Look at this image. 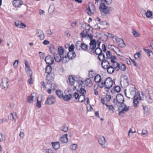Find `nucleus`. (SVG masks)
Instances as JSON below:
<instances>
[{
  "mask_svg": "<svg viewBox=\"0 0 153 153\" xmlns=\"http://www.w3.org/2000/svg\"><path fill=\"white\" fill-rule=\"evenodd\" d=\"M77 82L78 85L77 86L74 87V90H76L77 91H79L81 94L78 97V101L79 102H82L85 100V96L83 95L86 93V90L84 88V86L82 85H83V82L80 80H78Z\"/></svg>",
  "mask_w": 153,
  "mask_h": 153,
  "instance_id": "nucleus-1",
  "label": "nucleus"
},
{
  "mask_svg": "<svg viewBox=\"0 0 153 153\" xmlns=\"http://www.w3.org/2000/svg\"><path fill=\"white\" fill-rule=\"evenodd\" d=\"M128 90L127 92L125 90V94L126 96L128 98L132 99L135 97L137 90L135 86H129L128 88Z\"/></svg>",
  "mask_w": 153,
  "mask_h": 153,
  "instance_id": "nucleus-2",
  "label": "nucleus"
},
{
  "mask_svg": "<svg viewBox=\"0 0 153 153\" xmlns=\"http://www.w3.org/2000/svg\"><path fill=\"white\" fill-rule=\"evenodd\" d=\"M114 82H113L112 79L110 78H107L104 82H102L100 85L99 86L100 88H103L104 87V89L105 91H107L111 87Z\"/></svg>",
  "mask_w": 153,
  "mask_h": 153,
  "instance_id": "nucleus-3",
  "label": "nucleus"
},
{
  "mask_svg": "<svg viewBox=\"0 0 153 153\" xmlns=\"http://www.w3.org/2000/svg\"><path fill=\"white\" fill-rule=\"evenodd\" d=\"M121 106H120L118 109L119 114L120 116H123L125 112H127L129 109V106H127L125 104H122Z\"/></svg>",
  "mask_w": 153,
  "mask_h": 153,
  "instance_id": "nucleus-4",
  "label": "nucleus"
},
{
  "mask_svg": "<svg viewBox=\"0 0 153 153\" xmlns=\"http://www.w3.org/2000/svg\"><path fill=\"white\" fill-rule=\"evenodd\" d=\"M99 9L102 16H105L108 14L109 9L104 3H102L100 4Z\"/></svg>",
  "mask_w": 153,
  "mask_h": 153,
  "instance_id": "nucleus-5",
  "label": "nucleus"
},
{
  "mask_svg": "<svg viewBox=\"0 0 153 153\" xmlns=\"http://www.w3.org/2000/svg\"><path fill=\"white\" fill-rule=\"evenodd\" d=\"M82 27L84 28L85 30H83L81 33H80L81 36L82 37L86 38L88 34L87 31H89L91 29V30H92V28H91L89 25L87 23L83 24L82 26Z\"/></svg>",
  "mask_w": 153,
  "mask_h": 153,
  "instance_id": "nucleus-6",
  "label": "nucleus"
},
{
  "mask_svg": "<svg viewBox=\"0 0 153 153\" xmlns=\"http://www.w3.org/2000/svg\"><path fill=\"white\" fill-rule=\"evenodd\" d=\"M52 71L51 67L50 65H47L45 68V73L47 74L46 76L47 79L49 81H51L53 80V78L51 75L52 73H51Z\"/></svg>",
  "mask_w": 153,
  "mask_h": 153,
  "instance_id": "nucleus-7",
  "label": "nucleus"
},
{
  "mask_svg": "<svg viewBox=\"0 0 153 153\" xmlns=\"http://www.w3.org/2000/svg\"><path fill=\"white\" fill-rule=\"evenodd\" d=\"M120 83L121 86L124 88L128 85L129 82L128 77L125 75H122L120 78Z\"/></svg>",
  "mask_w": 153,
  "mask_h": 153,
  "instance_id": "nucleus-8",
  "label": "nucleus"
},
{
  "mask_svg": "<svg viewBox=\"0 0 153 153\" xmlns=\"http://www.w3.org/2000/svg\"><path fill=\"white\" fill-rule=\"evenodd\" d=\"M74 49V46L72 44L68 48L69 52L67 53V56L69 58L71 59H73L76 56L75 52L73 51Z\"/></svg>",
  "mask_w": 153,
  "mask_h": 153,
  "instance_id": "nucleus-9",
  "label": "nucleus"
},
{
  "mask_svg": "<svg viewBox=\"0 0 153 153\" xmlns=\"http://www.w3.org/2000/svg\"><path fill=\"white\" fill-rule=\"evenodd\" d=\"M79 96V94L76 92H75L73 95L69 94L68 95H63L62 98L63 100L66 101H69L72 98L74 97L75 99L78 98Z\"/></svg>",
  "mask_w": 153,
  "mask_h": 153,
  "instance_id": "nucleus-10",
  "label": "nucleus"
},
{
  "mask_svg": "<svg viewBox=\"0 0 153 153\" xmlns=\"http://www.w3.org/2000/svg\"><path fill=\"white\" fill-rule=\"evenodd\" d=\"M76 47L77 49H79L80 48H81L83 50L85 51L87 50L88 46L84 43H82L80 41H79L76 42Z\"/></svg>",
  "mask_w": 153,
  "mask_h": 153,
  "instance_id": "nucleus-11",
  "label": "nucleus"
},
{
  "mask_svg": "<svg viewBox=\"0 0 153 153\" xmlns=\"http://www.w3.org/2000/svg\"><path fill=\"white\" fill-rule=\"evenodd\" d=\"M95 11V6L91 3H88V7L86 9V12L89 15L94 13Z\"/></svg>",
  "mask_w": 153,
  "mask_h": 153,
  "instance_id": "nucleus-12",
  "label": "nucleus"
},
{
  "mask_svg": "<svg viewBox=\"0 0 153 153\" xmlns=\"http://www.w3.org/2000/svg\"><path fill=\"white\" fill-rule=\"evenodd\" d=\"M8 79L6 77H4L2 79L1 86L4 90H6L8 87Z\"/></svg>",
  "mask_w": 153,
  "mask_h": 153,
  "instance_id": "nucleus-13",
  "label": "nucleus"
},
{
  "mask_svg": "<svg viewBox=\"0 0 153 153\" xmlns=\"http://www.w3.org/2000/svg\"><path fill=\"white\" fill-rule=\"evenodd\" d=\"M55 98L52 95H50L48 97L47 99L45 101V104L51 105L55 102Z\"/></svg>",
  "mask_w": 153,
  "mask_h": 153,
  "instance_id": "nucleus-14",
  "label": "nucleus"
},
{
  "mask_svg": "<svg viewBox=\"0 0 153 153\" xmlns=\"http://www.w3.org/2000/svg\"><path fill=\"white\" fill-rule=\"evenodd\" d=\"M115 42L121 48H124L126 45L123 39L118 37L115 38Z\"/></svg>",
  "mask_w": 153,
  "mask_h": 153,
  "instance_id": "nucleus-15",
  "label": "nucleus"
},
{
  "mask_svg": "<svg viewBox=\"0 0 153 153\" xmlns=\"http://www.w3.org/2000/svg\"><path fill=\"white\" fill-rule=\"evenodd\" d=\"M97 140L99 143L103 147H105V139L103 136H99L97 138Z\"/></svg>",
  "mask_w": 153,
  "mask_h": 153,
  "instance_id": "nucleus-16",
  "label": "nucleus"
},
{
  "mask_svg": "<svg viewBox=\"0 0 153 153\" xmlns=\"http://www.w3.org/2000/svg\"><path fill=\"white\" fill-rule=\"evenodd\" d=\"M100 43L101 42L100 41L98 40L97 41V47L95 48V53L97 55H98L102 52V50L99 48Z\"/></svg>",
  "mask_w": 153,
  "mask_h": 153,
  "instance_id": "nucleus-17",
  "label": "nucleus"
},
{
  "mask_svg": "<svg viewBox=\"0 0 153 153\" xmlns=\"http://www.w3.org/2000/svg\"><path fill=\"white\" fill-rule=\"evenodd\" d=\"M36 35L39 37L41 40H43L45 38V36L42 30L40 29H38L36 31Z\"/></svg>",
  "mask_w": 153,
  "mask_h": 153,
  "instance_id": "nucleus-18",
  "label": "nucleus"
},
{
  "mask_svg": "<svg viewBox=\"0 0 153 153\" xmlns=\"http://www.w3.org/2000/svg\"><path fill=\"white\" fill-rule=\"evenodd\" d=\"M89 45V48L92 50H94L97 47V41L94 39H91L90 41Z\"/></svg>",
  "mask_w": 153,
  "mask_h": 153,
  "instance_id": "nucleus-19",
  "label": "nucleus"
},
{
  "mask_svg": "<svg viewBox=\"0 0 153 153\" xmlns=\"http://www.w3.org/2000/svg\"><path fill=\"white\" fill-rule=\"evenodd\" d=\"M45 61L48 65H52L54 62L53 58L51 56H46L45 59Z\"/></svg>",
  "mask_w": 153,
  "mask_h": 153,
  "instance_id": "nucleus-20",
  "label": "nucleus"
},
{
  "mask_svg": "<svg viewBox=\"0 0 153 153\" xmlns=\"http://www.w3.org/2000/svg\"><path fill=\"white\" fill-rule=\"evenodd\" d=\"M14 24L16 27L20 28H24L26 26L24 24L18 20L16 21L15 22Z\"/></svg>",
  "mask_w": 153,
  "mask_h": 153,
  "instance_id": "nucleus-21",
  "label": "nucleus"
},
{
  "mask_svg": "<svg viewBox=\"0 0 153 153\" xmlns=\"http://www.w3.org/2000/svg\"><path fill=\"white\" fill-rule=\"evenodd\" d=\"M116 100L118 103L122 104L124 100V99L123 96L121 94H119L117 95L116 97Z\"/></svg>",
  "mask_w": 153,
  "mask_h": 153,
  "instance_id": "nucleus-22",
  "label": "nucleus"
},
{
  "mask_svg": "<svg viewBox=\"0 0 153 153\" xmlns=\"http://www.w3.org/2000/svg\"><path fill=\"white\" fill-rule=\"evenodd\" d=\"M146 93L145 95L146 99L147 102L149 104L152 103L153 102V100L151 98L149 94V91H146Z\"/></svg>",
  "mask_w": 153,
  "mask_h": 153,
  "instance_id": "nucleus-23",
  "label": "nucleus"
},
{
  "mask_svg": "<svg viewBox=\"0 0 153 153\" xmlns=\"http://www.w3.org/2000/svg\"><path fill=\"white\" fill-rule=\"evenodd\" d=\"M94 80L96 83H98V86L102 82H103L102 80L101 76L99 74H97L95 76Z\"/></svg>",
  "mask_w": 153,
  "mask_h": 153,
  "instance_id": "nucleus-24",
  "label": "nucleus"
},
{
  "mask_svg": "<svg viewBox=\"0 0 153 153\" xmlns=\"http://www.w3.org/2000/svg\"><path fill=\"white\" fill-rule=\"evenodd\" d=\"M110 65L108 61L105 59L102 61L101 65L102 68L105 69L106 68H107Z\"/></svg>",
  "mask_w": 153,
  "mask_h": 153,
  "instance_id": "nucleus-25",
  "label": "nucleus"
},
{
  "mask_svg": "<svg viewBox=\"0 0 153 153\" xmlns=\"http://www.w3.org/2000/svg\"><path fill=\"white\" fill-rule=\"evenodd\" d=\"M23 4V2L21 0H14L13 2V5L15 7H19Z\"/></svg>",
  "mask_w": 153,
  "mask_h": 153,
  "instance_id": "nucleus-26",
  "label": "nucleus"
},
{
  "mask_svg": "<svg viewBox=\"0 0 153 153\" xmlns=\"http://www.w3.org/2000/svg\"><path fill=\"white\" fill-rule=\"evenodd\" d=\"M75 81L76 80L72 76H69L68 77V80L67 81L68 83H69L72 86L74 85Z\"/></svg>",
  "mask_w": 153,
  "mask_h": 153,
  "instance_id": "nucleus-27",
  "label": "nucleus"
},
{
  "mask_svg": "<svg viewBox=\"0 0 153 153\" xmlns=\"http://www.w3.org/2000/svg\"><path fill=\"white\" fill-rule=\"evenodd\" d=\"M60 140L62 143H66L68 141V135L65 134L61 137Z\"/></svg>",
  "mask_w": 153,
  "mask_h": 153,
  "instance_id": "nucleus-28",
  "label": "nucleus"
},
{
  "mask_svg": "<svg viewBox=\"0 0 153 153\" xmlns=\"http://www.w3.org/2000/svg\"><path fill=\"white\" fill-rule=\"evenodd\" d=\"M54 57L55 61L58 62L61 61L62 55L56 53H54Z\"/></svg>",
  "mask_w": 153,
  "mask_h": 153,
  "instance_id": "nucleus-29",
  "label": "nucleus"
},
{
  "mask_svg": "<svg viewBox=\"0 0 153 153\" xmlns=\"http://www.w3.org/2000/svg\"><path fill=\"white\" fill-rule=\"evenodd\" d=\"M85 85L89 87H91L93 84L92 82L91 79L87 78L85 81Z\"/></svg>",
  "mask_w": 153,
  "mask_h": 153,
  "instance_id": "nucleus-30",
  "label": "nucleus"
},
{
  "mask_svg": "<svg viewBox=\"0 0 153 153\" xmlns=\"http://www.w3.org/2000/svg\"><path fill=\"white\" fill-rule=\"evenodd\" d=\"M111 65L112 66L114 69L115 70L118 71L120 69V64L117 62L112 63Z\"/></svg>",
  "mask_w": 153,
  "mask_h": 153,
  "instance_id": "nucleus-31",
  "label": "nucleus"
},
{
  "mask_svg": "<svg viewBox=\"0 0 153 153\" xmlns=\"http://www.w3.org/2000/svg\"><path fill=\"white\" fill-rule=\"evenodd\" d=\"M51 143L53 148L55 150L58 149L60 147L59 143L58 142H52Z\"/></svg>",
  "mask_w": 153,
  "mask_h": 153,
  "instance_id": "nucleus-32",
  "label": "nucleus"
},
{
  "mask_svg": "<svg viewBox=\"0 0 153 153\" xmlns=\"http://www.w3.org/2000/svg\"><path fill=\"white\" fill-rule=\"evenodd\" d=\"M8 119L11 120H13L16 121L17 118L16 114V113H11L8 116Z\"/></svg>",
  "mask_w": 153,
  "mask_h": 153,
  "instance_id": "nucleus-33",
  "label": "nucleus"
},
{
  "mask_svg": "<svg viewBox=\"0 0 153 153\" xmlns=\"http://www.w3.org/2000/svg\"><path fill=\"white\" fill-rule=\"evenodd\" d=\"M106 69H107V72L109 74H112L115 71L114 69L111 65H110L107 68H106Z\"/></svg>",
  "mask_w": 153,
  "mask_h": 153,
  "instance_id": "nucleus-34",
  "label": "nucleus"
},
{
  "mask_svg": "<svg viewBox=\"0 0 153 153\" xmlns=\"http://www.w3.org/2000/svg\"><path fill=\"white\" fill-rule=\"evenodd\" d=\"M134 99L133 100V103L134 104V107H138V104L139 103V101L140 100L139 99L138 97H134Z\"/></svg>",
  "mask_w": 153,
  "mask_h": 153,
  "instance_id": "nucleus-35",
  "label": "nucleus"
},
{
  "mask_svg": "<svg viewBox=\"0 0 153 153\" xmlns=\"http://www.w3.org/2000/svg\"><path fill=\"white\" fill-rule=\"evenodd\" d=\"M70 59H71V58H69L68 57L67 55H63V56H62L61 61L63 63H66L68 60H69Z\"/></svg>",
  "mask_w": 153,
  "mask_h": 153,
  "instance_id": "nucleus-36",
  "label": "nucleus"
},
{
  "mask_svg": "<svg viewBox=\"0 0 153 153\" xmlns=\"http://www.w3.org/2000/svg\"><path fill=\"white\" fill-rule=\"evenodd\" d=\"M98 58L100 61H102L105 59V55L102 52L98 54Z\"/></svg>",
  "mask_w": 153,
  "mask_h": 153,
  "instance_id": "nucleus-37",
  "label": "nucleus"
},
{
  "mask_svg": "<svg viewBox=\"0 0 153 153\" xmlns=\"http://www.w3.org/2000/svg\"><path fill=\"white\" fill-rule=\"evenodd\" d=\"M56 95L59 98H62L63 97V92L60 90H56Z\"/></svg>",
  "mask_w": 153,
  "mask_h": 153,
  "instance_id": "nucleus-38",
  "label": "nucleus"
},
{
  "mask_svg": "<svg viewBox=\"0 0 153 153\" xmlns=\"http://www.w3.org/2000/svg\"><path fill=\"white\" fill-rule=\"evenodd\" d=\"M58 50L59 53V54L62 55V56L64 55V49L61 46L58 47Z\"/></svg>",
  "mask_w": 153,
  "mask_h": 153,
  "instance_id": "nucleus-39",
  "label": "nucleus"
},
{
  "mask_svg": "<svg viewBox=\"0 0 153 153\" xmlns=\"http://www.w3.org/2000/svg\"><path fill=\"white\" fill-rule=\"evenodd\" d=\"M33 98L34 96L32 95V94H31L29 96H28L27 100V102L30 103H32Z\"/></svg>",
  "mask_w": 153,
  "mask_h": 153,
  "instance_id": "nucleus-40",
  "label": "nucleus"
},
{
  "mask_svg": "<svg viewBox=\"0 0 153 153\" xmlns=\"http://www.w3.org/2000/svg\"><path fill=\"white\" fill-rule=\"evenodd\" d=\"M25 67L27 71V73H30V72H32V71L30 70V68L28 62L27 60H25Z\"/></svg>",
  "mask_w": 153,
  "mask_h": 153,
  "instance_id": "nucleus-41",
  "label": "nucleus"
},
{
  "mask_svg": "<svg viewBox=\"0 0 153 153\" xmlns=\"http://www.w3.org/2000/svg\"><path fill=\"white\" fill-rule=\"evenodd\" d=\"M30 76V78L29 79H28V83H29L30 84H33V82H32V72H31L30 73H27Z\"/></svg>",
  "mask_w": 153,
  "mask_h": 153,
  "instance_id": "nucleus-42",
  "label": "nucleus"
},
{
  "mask_svg": "<svg viewBox=\"0 0 153 153\" xmlns=\"http://www.w3.org/2000/svg\"><path fill=\"white\" fill-rule=\"evenodd\" d=\"M60 130L64 131V132H66L68 130V128L67 126L65 125H64L62 127Z\"/></svg>",
  "mask_w": 153,
  "mask_h": 153,
  "instance_id": "nucleus-43",
  "label": "nucleus"
},
{
  "mask_svg": "<svg viewBox=\"0 0 153 153\" xmlns=\"http://www.w3.org/2000/svg\"><path fill=\"white\" fill-rule=\"evenodd\" d=\"M94 72L92 70H91L89 71L88 76L91 78H93L95 75Z\"/></svg>",
  "mask_w": 153,
  "mask_h": 153,
  "instance_id": "nucleus-44",
  "label": "nucleus"
},
{
  "mask_svg": "<svg viewBox=\"0 0 153 153\" xmlns=\"http://www.w3.org/2000/svg\"><path fill=\"white\" fill-rule=\"evenodd\" d=\"M139 99L140 100H143L144 98V94L141 91L139 92Z\"/></svg>",
  "mask_w": 153,
  "mask_h": 153,
  "instance_id": "nucleus-45",
  "label": "nucleus"
},
{
  "mask_svg": "<svg viewBox=\"0 0 153 153\" xmlns=\"http://www.w3.org/2000/svg\"><path fill=\"white\" fill-rule=\"evenodd\" d=\"M42 152V153H53L52 150L50 149H44Z\"/></svg>",
  "mask_w": 153,
  "mask_h": 153,
  "instance_id": "nucleus-46",
  "label": "nucleus"
},
{
  "mask_svg": "<svg viewBox=\"0 0 153 153\" xmlns=\"http://www.w3.org/2000/svg\"><path fill=\"white\" fill-rule=\"evenodd\" d=\"M120 69L122 71H125L126 70V67L125 65L122 63L120 64Z\"/></svg>",
  "mask_w": 153,
  "mask_h": 153,
  "instance_id": "nucleus-47",
  "label": "nucleus"
},
{
  "mask_svg": "<svg viewBox=\"0 0 153 153\" xmlns=\"http://www.w3.org/2000/svg\"><path fill=\"white\" fill-rule=\"evenodd\" d=\"M106 54L107 59H109L112 56L111 53L110 51H109L106 52Z\"/></svg>",
  "mask_w": 153,
  "mask_h": 153,
  "instance_id": "nucleus-48",
  "label": "nucleus"
},
{
  "mask_svg": "<svg viewBox=\"0 0 153 153\" xmlns=\"http://www.w3.org/2000/svg\"><path fill=\"white\" fill-rule=\"evenodd\" d=\"M140 57L141 54L139 52L137 53L134 55V57L136 59H140Z\"/></svg>",
  "mask_w": 153,
  "mask_h": 153,
  "instance_id": "nucleus-49",
  "label": "nucleus"
},
{
  "mask_svg": "<svg viewBox=\"0 0 153 153\" xmlns=\"http://www.w3.org/2000/svg\"><path fill=\"white\" fill-rule=\"evenodd\" d=\"M144 51L145 52L147 53V54L148 55V56L149 57H150V53H153L152 51L150 50L149 49H144Z\"/></svg>",
  "mask_w": 153,
  "mask_h": 153,
  "instance_id": "nucleus-50",
  "label": "nucleus"
},
{
  "mask_svg": "<svg viewBox=\"0 0 153 153\" xmlns=\"http://www.w3.org/2000/svg\"><path fill=\"white\" fill-rule=\"evenodd\" d=\"M146 17L149 18L152 16V13L151 11H147L146 13Z\"/></svg>",
  "mask_w": 153,
  "mask_h": 153,
  "instance_id": "nucleus-51",
  "label": "nucleus"
},
{
  "mask_svg": "<svg viewBox=\"0 0 153 153\" xmlns=\"http://www.w3.org/2000/svg\"><path fill=\"white\" fill-rule=\"evenodd\" d=\"M77 145L76 144H73L70 146V148L73 150H75L76 149Z\"/></svg>",
  "mask_w": 153,
  "mask_h": 153,
  "instance_id": "nucleus-52",
  "label": "nucleus"
},
{
  "mask_svg": "<svg viewBox=\"0 0 153 153\" xmlns=\"http://www.w3.org/2000/svg\"><path fill=\"white\" fill-rule=\"evenodd\" d=\"M42 100V99H40V100H39V99L38 98H37V102L36 103L37 106L39 108H40L41 107V100Z\"/></svg>",
  "mask_w": 153,
  "mask_h": 153,
  "instance_id": "nucleus-53",
  "label": "nucleus"
},
{
  "mask_svg": "<svg viewBox=\"0 0 153 153\" xmlns=\"http://www.w3.org/2000/svg\"><path fill=\"white\" fill-rule=\"evenodd\" d=\"M109 59H110L111 62H112V63H113L114 62H117L116 58L114 56H112Z\"/></svg>",
  "mask_w": 153,
  "mask_h": 153,
  "instance_id": "nucleus-54",
  "label": "nucleus"
},
{
  "mask_svg": "<svg viewBox=\"0 0 153 153\" xmlns=\"http://www.w3.org/2000/svg\"><path fill=\"white\" fill-rule=\"evenodd\" d=\"M19 61L18 60H16L14 62L13 64V66L14 68H17L18 66Z\"/></svg>",
  "mask_w": 153,
  "mask_h": 153,
  "instance_id": "nucleus-55",
  "label": "nucleus"
},
{
  "mask_svg": "<svg viewBox=\"0 0 153 153\" xmlns=\"http://www.w3.org/2000/svg\"><path fill=\"white\" fill-rule=\"evenodd\" d=\"M120 88L118 86H116L114 87V90L115 92H119L120 91Z\"/></svg>",
  "mask_w": 153,
  "mask_h": 153,
  "instance_id": "nucleus-56",
  "label": "nucleus"
},
{
  "mask_svg": "<svg viewBox=\"0 0 153 153\" xmlns=\"http://www.w3.org/2000/svg\"><path fill=\"white\" fill-rule=\"evenodd\" d=\"M105 97V98L106 100L107 101L106 102H109L111 98V95L108 94H106Z\"/></svg>",
  "mask_w": 153,
  "mask_h": 153,
  "instance_id": "nucleus-57",
  "label": "nucleus"
},
{
  "mask_svg": "<svg viewBox=\"0 0 153 153\" xmlns=\"http://www.w3.org/2000/svg\"><path fill=\"white\" fill-rule=\"evenodd\" d=\"M108 34V35H109L108 36L110 37H111L113 39L114 41H115V38H117L118 37L114 36L113 34H111L109 33H107Z\"/></svg>",
  "mask_w": 153,
  "mask_h": 153,
  "instance_id": "nucleus-58",
  "label": "nucleus"
},
{
  "mask_svg": "<svg viewBox=\"0 0 153 153\" xmlns=\"http://www.w3.org/2000/svg\"><path fill=\"white\" fill-rule=\"evenodd\" d=\"M148 134V131L146 130L143 129L141 134L142 135L146 136Z\"/></svg>",
  "mask_w": 153,
  "mask_h": 153,
  "instance_id": "nucleus-59",
  "label": "nucleus"
},
{
  "mask_svg": "<svg viewBox=\"0 0 153 153\" xmlns=\"http://www.w3.org/2000/svg\"><path fill=\"white\" fill-rule=\"evenodd\" d=\"M51 88L53 90H55L57 88V86L55 83H53L51 85Z\"/></svg>",
  "mask_w": 153,
  "mask_h": 153,
  "instance_id": "nucleus-60",
  "label": "nucleus"
},
{
  "mask_svg": "<svg viewBox=\"0 0 153 153\" xmlns=\"http://www.w3.org/2000/svg\"><path fill=\"white\" fill-rule=\"evenodd\" d=\"M41 88L42 89H43V90H45L46 88V85H45V83L44 82H41Z\"/></svg>",
  "mask_w": 153,
  "mask_h": 153,
  "instance_id": "nucleus-61",
  "label": "nucleus"
},
{
  "mask_svg": "<svg viewBox=\"0 0 153 153\" xmlns=\"http://www.w3.org/2000/svg\"><path fill=\"white\" fill-rule=\"evenodd\" d=\"M132 33L134 37H137L138 36V34L136 31L133 30L132 32Z\"/></svg>",
  "mask_w": 153,
  "mask_h": 153,
  "instance_id": "nucleus-62",
  "label": "nucleus"
},
{
  "mask_svg": "<svg viewBox=\"0 0 153 153\" xmlns=\"http://www.w3.org/2000/svg\"><path fill=\"white\" fill-rule=\"evenodd\" d=\"M113 47H114L113 45H108V48L109 49L111 50H113L114 52H115V50L114 48H113Z\"/></svg>",
  "mask_w": 153,
  "mask_h": 153,
  "instance_id": "nucleus-63",
  "label": "nucleus"
},
{
  "mask_svg": "<svg viewBox=\"0 0 153 153\" xmlns=\"http://www.w3.org/2000/svg\"><path fill=\"white\" fill-rule=\"evenodd\" d=\"M105 100H106L105 97H102L101 99V102L103 104H105V103H106Z\"/></svg>",
  "mask_w": 153,
  "mask_h": 153,
  "instance_id": "nucleus-64",
  "label": "nucleus"
}]
</instances>
